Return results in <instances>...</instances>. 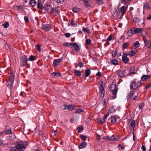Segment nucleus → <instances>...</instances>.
I'll return each mask as SVG.
<instances>
[{
    "instance_id": "34",
    "label": "nucleus",
    "mask_w": 151,
    "mask_h": 151,
    "mask_svg": "<svg viewBox=\"0 0 151 151\" xmlns=\"http://www.w3.org/2000/svg\"><path fill=\"white\" fill-rule=\"evenodd\" d=\"M84 112V110L81 109H77L76 110V113L78 114H80L81 112Z\"/></svg>"
},
{
    "instance_id": "48",
    "label": "nucleus",
    "mask_w": 151,
    "mask_h": 151,
    "mask_svg": "<svg viewBox=\"0 0 151 151\" xmlns=\"http://www.w3.org/2000/svg\"><path fill=\"white\" fill-rule=\"evenodd\" d=\"M78 132L79 133H80L81 132V131L83 130V127L82 126H81L80 127H78Z\"/></svg>"
},
{
    "instance_id": "49",
    "label": "nucleus",
    "mask_w": 151,
    "mask_h": 151,
    "mask_svg": "<svg viewBox=\"0 0 151 151\" xmlns=\"http://www.w3.org/2000/svg\"><path fill=\"white\" fill-rule=\"evenodd\" d=\"M14 7H17V9H19V10H21L22 9L23 7L21 5H19L18 6H17L16 5H15L14 6Z\"/></svg>"
},
{
    "instance_id": "57",
    "label": "nucleus",
    "mask_w": 151,
    "mask_h": 151,
    "mask_svg": "<svg viewBox=\"0 0 151 151\" xmlns=\"http://www.w3.org/2000/svg\"><path fill=\"white\" fill-rule=\"evenodd\" d=\"M112 39V37L111 35H109L107 38V40L108 41H110Z\"/></svg>"
},
{
    "instance_id": "33",
    "label": "nucleus",
    "mask_w": 151,
    "mask_h": 151,
    "mask_svg": "<svg viewBox=\"0 0 151 151\" xmlns=\"http://www.w3.org/2000/svg\"><path fill=\"white\" fill-rule=\"evenodd\" d=\"M129 42H126L124 43L122 45V47L124 49H125L129 46Z\"/></svg>"
},
{
    "instance_id": "38",
    "label": "nucleus",
    "mask_w": 151,
    "mask_h": 151,
    "mask_svg": "<svg viewBox=\"0 0 151 151\" xmlns=\"http://www.w3.org/2000/svg\"><path fill=\"white\" fill-rule=\"evenodd\" d=\"M35 57L33 55H31L29 58V60L31 61H33L35 60Z\"/></svg>"
},
{
    "instance_id": "1",
    "label": "nucleus",
    "mask_w": 151,
    "mask_h": 151,
    "mask_svg": "<svg viewBox=\"0 0 151 151\" xmlns=\"http://www.w3.org/2000/svg\"><path fill=\"white\" fill-rule=\"evenodd\" d=\"M141 82L136 79H134L131 83L130 87L131 89L135 90L138 89L141 86Z\"/></svg>"
},
{
    "instance_id": "23",
    "label": "nucleus",
    "mask_w": 151,
    "mask_h": 151,
    "mask_svg": "<svg viewBox=\"0 0 151 151\" xmlns=\"http://www.w3.org/2000/svg\"><path fill=\"white\" fill-rule=\"evenodd\" d=\"M54 5V1L52 0H50L49 1L48 4V7L49 6V9L50 8L52 7V6Z\"/></svg>"
},
{
    "instance_id": "15",
    "label": "nucleus",
    "mask_w": 151,
    "mask_h": 151,
    "mask_svg": "<svg viewBox=\"0 0 151 151\" xmlns=\"http://www.w3.org/2000/svg\"><path fill=\"white\" fill-rule=\"evenodd\" d=\"M38 8L40 9H46L47 5L45 6V7H43V4L42 2H40L39 0H38V4L37 6Z\"/></svg>"
},
{
    "instance_id": "61",
    "label": "nucleus",
    "mask_w": 151,
    "mask_h": 151,
    "mask_svg": "<svg viewBox=\"0 0 151 151\" xmlns=\"http://www.w3.org/2000/svg\"><path fill=\"white\" fill-rule=\"evenodd\" d=\"M8 138L9 140H13L14 138V137L13 136V137H11L10 136H9L8 137Z\"/></svg>"
},
{
    "instance_id": "19",
    "label": "nucleus",
    "mask_w": 151,
    "mask_h": 151,
    "mask_svg": "<svg viewBox=\"0 0 151 151\" xmlns=\"http://www.w3.org/2000/svg\"><path fill=\"white\" fill-rule=\"evenodd\" d=\"M70 24L73 27L77 26L78 24H79L77 22H75L73 19H72L71 21H70Z\"/></svg>"
},
{
    "instance_id": "18",
    "label": "nucleus",
    "mask_w": 151,
    "mask_h": 151,
    "mask_svg": "<svg viewBox=\"0 0 151 151\" xmlns=\"http://www.w3.org/2000/svg\"><path fill=\"white\" fill-rule=\"evenodd\" d=\"M73 47L75 48V49L76 51H79L80 49V46L78 45L76 43H73Z\"/></svg>"
},
{
    "instance_id": "45",
    "label": "nucleus",
    "mask_w": 151,
    "mask_h": 151,
    "mask_svg": "<svg viewBox=\"0 0 151 151\" xmlns=\"http://www.w3.org/2000/svg\"><path fill=\"white\" fill-rule=\"evenodd\" d=\"M42 28L46 32L47 31V26L46 24H42Z\"/></svg>"
},
{
    "instance_id": "24",
    "label": "nucleus",
    "mask_w": 151,
    "mask_h": 151,
    "mask_svg": "<svg viewBox=\"0 0 151 151\" xmlns=\"http://www.w3.org/2000/svg\"><path fill=\"white\" fill-rule=\"evenodd\" d=\"M139 21V19L137 15L134 16L133 20V21L134 23H135L138 22Z\"/></svg>"
},
{
    "instance_id": "63",
    "label": "nucleus",
    "mask_w": 151,
    "mask_h": 151,
    "mask_svg": "<svg viewBox=\"0 0 151 151\" xmlns=\"http://www.w3.org/2000/svg\"><path fill=\"white\" fill-rule=\"evenodd\" d=\"M96 75L98 76H101V74L100 72H99L96 74Z\"/></svg>"
},
{
    "instance_id": "59",
    "label": "nucleus",
    "mask_w": 151,
    "mask_h": 151,
    "mask_svg": "<svg viewBox=\"0 0 151 151\" xmlns=\"http://www.w3.org/2000/svg\"><path fill=\"white\" fill-rule=\"evenodd\" d=\"M64 0H55V1L58 3H61L64 1Z\"/></svg>"
},
{
    "instance_id": "32",
    "label": "nucleus",
    "mask_w": 151,
    "mask_h": 151,
    "mask_svg": "<svg viewBox=\"0 0 151 151\" xmlns=\"http://www.w3.org/2000/svg\"><path fill=\"white\" fill-rule=\"evenodd\" d=\"M14 75L12 74L10 76H9V81L12 83H13L14 81Z\"/></svg>"
},
{
    "instance_id": "55",
    "label": "nucleus",
    "mask_w": 151,
    "mask_h": 151,
    "mask_svg": "<svg viewBox=\"0 0 151 151\" xmlns=\"http://www.w3.org/2000/svg\"><path fill=\"white\" fill-rule=\"evenodd\" d=\"M65 36L67 37H70L71 34L69 33H67L65 34Z\"/></svg>"
},
{
    "instance_id": "6",
    "label": "nucleus",
    "mask_w": 151,
    "mask_h": 151,
    "mask_svg": "<svg viewBox=\"0 0 151 151\" xmlns=\"http://www.w3.org/2000/svg\"><path fill=\"white\" fill-rule=\"evenodd\" d=\"M113 15L114 17L118 18L119 19H121L123 16L121 12L119 10H116L114 12Z\"/></svg>"
},
{
    "instance_id": "47",
    "label": "nucleus",
    "mask_w": 151,
    "mask_h": 151,
    "mask_svg": "<svg viewBox=\"0 0 151 151\" xmlns=\"http://www.w3.org/2000/svg\"><path fill=\"white\" fill-rule=\"evenodd\" d=\"M4 27L5 28L8 27L9 25V23L8 22H5L3 24Z\"/></svg>"
},
{
    "instance_id": "50",
    "label": "nucleus",
    "mask_w": 151,
    "mask_h": 151,
    "mask_svg": "<svg viewBox=\"0 0 151 151\" xmlns=\"http://www.w3.org/2000/svg\"><path fill=\"white\" fill-rule=\"evenodd\" d=\"M96 1L99 5H102L103 3V0H96Z\"/></svg>"
},
{
    "instance_id": "14",
    "label": "nucleus",
    "mask_w": 151,
    "mask_h": 151,
    "mask_svg": "<svg viewBox=\"0 0 151 151\" xmlns=\"http://www.w3.org/2000/svg\"><path fill=\"white\" fill-rule=\"evenodd\" d=\"M109 121H110L113 124H114L116 122V118L115 116H112L109 119Z\"/></svg>"
},
{
    "instance_id": "41",
    "label": "nucleus",
    "mask_w": 151,
    "mask_h": 151,
    "mask_svg": "<svg viewBox=\"0 0 151 151\" xmlns=\"http://www.w3.org/2000/svg\"><path fill=\"white\" fill-rule=\"evenodd\" d=\"M86 44L88 45H90L91 43V40L89 39H86Z\"/></svg>"
},
{
    "instance_id": "42",
    "label": "nucleus",
    "mask_w": 151,
    "mask_h": 151,
    "mask_svg": "<svg viewBox=\"0 0 151 151\" xmlns=\"http://www.w3.org/2000/svg\"><path fill=\"white\" fill-rule=\"evenodd\" d=\"M115 111V110L113 107L110 108L108 112L109 113H113Z\"/></svg>"
},
{
    "instance_id": "53",
    "label": "nucleus",
    "mask_w": 151,
    "mask_h": 151,
    "mask_svg": "<svg viewBox=\"0 0 151 151\" xmlns=\"http://www.w3.org/2000/svg\"><path fill=\"white\" fill-rule=\"evenodd\" d=\"M37 50L39 52L41 51L40 46L39 44H37Z\"/></svg>"
},
{
    "instance_id": "4",
    "label": "nucleus",
    "mask_w": 151,
    "mask_h": 151,
    "mask_svg": "<svg viewBox=\"0 0 151 151\" xmlns=\"http://www.w3.org/2000/svg\"><path fill=\"white\" fill-rule=\"evenodd\" d=\"M27 145L26 142H20L18 143L16 147L19 151H24L26 148Z\"/></svg>"
},
{
    "instance_id": "5",
    "label": "nucleus",
    "mask_w": 151,
    "mask_h": 151,
    "mask_svg": "<svg viewBox=\"0 0 151 151\" xmlns=\"http://www.w3.org/2000/svg\"><path fill=\"white\" fill-rule=\"evenodd\" d=\"M50 8V10L49 12V13L52 16H54L58 14L61 10L60 8L58 6H57L55 8L52 7Z\"/></svg>"
},
{
    "instance_id": "27",
    "label": "nucleus",
    "mask_w": 151,
    "mask_h": 151,
    "mask_svg": "<svg viewBox=\"0 0 151 151\" xmlns=\"http://www.w3.org/2000/svg\"><path fill=\"white\" fill-rule=\"evenodd\" d=\"M74 74L76 75L77 76H81V72L79 70H74Z\"/></svg>"
},
{
    "instance_id": "31",
    "label": "nucleus",
    "mask_w": 151,
    "mask_h": 151,
    "mask_svg": "<svg viewBox=\"0 0 151 151\" xmlns=\"http://www.w3.org/2000/svg\"><path fill=\"white\" fill-rule=\"evenodd\" d=\"M142 29L140 28H137L134 29V32L135 33H139L141 32Z\"/></svg>"
},
{
    "instance_id": "40",
    "label": "nucleus",
    "mask_w": 151,
    "mask_h": 151,
    "mask_svg": "<svg viewBox=\"0 0 151 151\" xmlns=\"http://www.w3.org/2000/svg\"><path fill=\"white\" fill-rule=\"evenodd\" d=\"M9 151H19L16 147H11Z\"/></svg>"
},
{
    "instance_id": "43",
    "label": "nucleus",
    "mask_w": 151,
    "mask_h": 151,
    "mask_svg": "<svg viewBox=\"0 0 151 151\" xmlns=\"http://www.w3.org/2000/svg\"><path fill=\"white\" fill-rule=\"evenodd\" d=\"M111 63L113 65H116L118 64V60H117L114 59L111 61Z\"/></svg>"
},
{
    "instance_id": "58",
    "label": "nucleus",
    "mask_w": 151,
    "mask_h": 151,
    "mask_svg": "<svg viewBox=\"0 0 151 151\" xmlns=\"http://www.w3.org/2000/svg\"><path fill=\"white\" fill-rule=\"evenodd\" d=\"M13 83H12L11 82V83H9L8 84V86L10 88L12 89V84Z\"/></svg>"
},
{
    "instance_id": "7",
    "label": "nucleus",
    "mask_w": 151,
    "mask_h": 151,
    "mask_svg": "<svg viewBox=\"0 0 151 151\" xmlns=\"http://www.w3.org/2000/svg\"><path fill=\"white\" fill-rule=\"evenodd\" d=\"M128 54L126 52L123 53L122 56V59L123 62L124 63H126L129 62V58L127 57Z\"/></svg>"
},
{
    "instance_id": "35",
    "label": "nucleus",
    "mask_w": 151,
    "mask_h": 151,
    "mask_svg": "<svg viewBox=\"0 0 151 151\" xmlns=\"http://www.w3.org/2000/svg\"><path fill=\"white\" fill-rule=\"evenodd\" d=\"M134 94V92L132 91H130L128 95V99H131L132 97L133 96Z\"/></svg>"
},
{
    "instance_id": "26",
    "label": "nucleus",
    "mask_w": 151,
    "mask_h": 151,
    "mask_svg": "<svg viewBox=\"0 0 151 151\" xmlns=\"http://www.w3.org/2000/svg\"><path fill=\"white\" fill-rule=\"evenodd\" d=\"M9 128V127H6V128L5 130V131L6 132V133L7 134H10L12 133L11 129L10 128L9 129L8 128Z\"/></svg>"
},
{
    "instance_id": "20",
    "label": "nucleus",
    "mask_w": 151,
    "mask_h": 151,
    "mask_svg": "<svg viewBox=\"0 0 151 151\" xmlns=\"http://www.w3.org/2000/svg\"><path fill=\"white\" fill-rule=\"evenodd\" d=\"M52 77L55 78L60 76L61 74L58 73L53 72L52 73Z\"/></svg>"
},
{
    "instance_id": "60",
    "label": "nucleus",
    "mask_w": 151,
    "mask_h": 151,
    "mask_svg": "<svg viewBox=\"0 0 151 151\" xmlns=\"http://www.w3.org/2000/svg\"><path fill=\"white\" fill-rule=\"evenodd\" d=\"M103 83V82H101V91H104V88L103 86V85H102Z\"/></svg>"
},
{
    "instance_id": "36",
    "label": "nucleus",
    "mask_w": 151,
    "mask_h": 151,
    "mask_svg": "<svg viewBox=\"0 0 151 151\" xmlns=\"http://www.w3.org/2000/svg\"><path fill=\"white\" fill-rule=\"evenodd\" d=\"M79 9L77 7H74L73 9V11L74 13H77L79 11Z\"/></svg>"
},
{
    "instance_id": "12",
    "label": "nucleus",
    "mask_w": 151,
    "mask_h": 151,
    "mask_svg": "<svg viewBox=\"0 0 151 151\" xmlns=\"http://www.w3.org/2000/svg\"><path fill=\"white\" fill-rule=\"evenodd\" d=\"M127 6H123L121 8L120 11L123 16L125 12L127 10Z\"/></svg>"
},
{
    "instance_id": "11",
    "label": "nucleus",
    "mask_w": 151,
    "mask_h": 151,
    "mask_svg": "<svg viewBox=\"0 0 151 151\" xmlns=\"http://www.w3.org/2000/svg\"><path fill=\"white\" fill-rule=\"evenodd\" d=\"M62 58L55 60L53 62V65L54 66L59 65L60 64V63L62 61Z\"/></svg>"
},
{
    "instance_id": "54",
    "label": "nucleus",
    "mask_w": 151,
    "mask_h": 151,
    "mask_svg": "<svg viewBox=\"0 0 151 151\" xmlns=\"http://www.w3.org/2000/svg\"><path fill=\"white\" fill-rule=\"evenodd\" d=\"M24 20L26 22H27L29 21L28 18L27 16H25L24 17Z\"/></svg>"
},
{
    "instance_id": "30",
    "label": "nucleus",
    "mask_w": 151,
    "mask_h": 151,
    "mask_svg": "<svg viewBox=\"0 0 151 151\" xmlns=\"http://www.w3.org/2000/svg\"><path fill=\"white\" fill-rule=\"evenodd\" d=\"M134 34L133 31L132 29L129 30L127 32V35L129 36L132 35Z\"/></svg>"
},
{
    "instance_id": "2",
    "label": "nucleus",
    "mask_w": 151,
    "mask_h": 151,
    "mask_svg": "<svg viewBox=\"0 0 151 151\" xmlns=\"http://www.w3.org/2000/svg\"><path fill=\"white\" fill-rule=\"evenodd\" d=\"M134 68L133 67H132L131 68V71L129 73V70L127 69L124 70H120L118 73V75L119 76L121 77H123L125 76L130 75L132 73H134V72H132V70H133Z\"/></svg>"
},
{
    "instance_id": "56",
    "label": "nucleus",
    "mask_w": 151,
    "mask_h": 151,
    "mask_svg": "<svg viewBox=\"0 0 151 151\" xmlns=\"http://www.w3.org/2000/svg\"><path fill=\"white\" fill-rule=\"evenodd\" d=\"M109 114H106L104 117L103 120H104V122L105 121V120L107 119V117L109 116Z\"/></svg>"
},
{
    "instance_id": "10",
    "label": "nucleus",
    "mask_w": 151,
    "mask_h": 151,
    "mask_svg": "<svg viewBox=\"0 0 151 151\" xmlns=\"http://www.w3.org/2000/svg\"><path fill=\"white\" fill-rule=\"evenodd\" d=\"M119 139V137H118L117 136H114V135H113L111 137H106L105 138V139H106L112 141H116L117 140Z\"/></svg>"
},
{
    "instance_id": "16",
    "label": "nucleus",
    "mask_w": 151,
    "mask_h": 151,
    "mask_svg": "<svg viewBox=\"0 0 151 151\" xmlns=\"http://www.w3.org/2000/svg\"><path fill=\"white\" fill-rule=\"evenodd\" d=\"M150 77V76L149 75H144L141 77V80L143 81H145L147 80Z\"/></svg>"
},
{
    "instance_id": "13",
    "label": "nucleus",
    "mask_w": 151,
    "mask_h": 151,
    "mask_svg": "<svg viewBox=\"0 0 151 151\" xmlns=\"http://www.w3.org/2000/svg\"><path fill=\"white\" fill-rule=\"evenodd\" d=\"M137 52V50L135 48H132L131 51L128 54L129 55L133 56Z\"/></svg>"
},
{
    "instance_id": "37",
    "label": "nucleus",
    "mask_w": 151,
    "mask_h": 151,
    "mask_svg": "<svg viewBox=\"0 0 151 151\" xmlns=\"http://www.w3.org/2000/svg\"><path fill=\"white\" fill-rule=\"evenodd\" d=\"M133 45L135 47H138L140 46V44L138 41H137L134 43Z\"/></svg>"
},
{
    "instance_id": "64",
    "label": "nucleus",
    "mask_w": 151,
    "mask_h": 151,
    "mask_svg": "<svg viewBox=\"0 0 151 151\" xmlns=\"http://www.w3.org/2000/svg\"><path fill=\"white\" fill-rule=\"evenodd\" d=\"M143 105V104L142 103V104H140L139 105V109H141L142 107V106Z\"/></svg>"
},
{
    "instance_id": "62",
    "label": "nucleus",
    "mask_w": 151,
    "mask_h": 151,
    "mask_svg": "<svg viewBox=\"0 0 151 151\" xmlns=\"http://www.w3.org/2000/svg\"><path fill=\"white\" fill-rule=\"evenodd\" d=\"M5 47L6 49L7 50H8L9 49V46L8 44H6Z\"/></svg>"
},
{
    "instance_id": "29",
    "label": "nucleus",
    "mask_w": 151,
    "mask_h": 151,
    "mask_svg": "<svg viewBox=\"0 0 151 151\" xmlns=\"http://www.w3.org/2000/svg\"><path fill=\"white\" fill-rule=\"evenodd\" d=\"M36 2L35 0H30L29 3L32 6L36 5Z\"/></svg>"
},
{
    "instance_id": "28",
    "label": "nucleus",
    "mask_w": 151,
    "mask_h": 151,
    "mask_svg": "<svg viewBox=\"0 0 151 151\" xmlns=\"http://www.w3.org/2000/svg\"><path fill=\"white\" fill-rule=\"evenodd\" d=\"M66 106L68 107V109L70 111L74 109L76 107L75 106H73L72 105H69L68 106L66 105Z\"/></svg>"
},
{
    "instance_id": "17",
    "label": "nucleus",
    "mask_w": 151,
    "mask_h": 151,
    "mask_svg": "<svg viewBox=\"0 0 151 151\" xmlns=\"http://www.w3.org/2000/svg\"><path fill=\"white\" fill-rule=\"evenodd\" d=\"M87 146V143L85 142H82L79 145L78 147L80 149H82L85 147Z\"/></svg>"
},
{
    "instance_id": "3",
    "label": "nucleus",
    "mask_w": 151,
    "mask_h": 151,
    "mask_svg": "<svg viewBox=\"0 0 151 151\" xmlns=\"http://www.w3.org/2000/svg\"><path fill=\"white\" fill-rule=\"evenodd\" d=\"M110 90L112 91V94L111 95V99H114L116 97V94L118 91L117 86L116 84H112L110 87Z\"/></svg>"
},
{
    "instance_id": "22",
    "label": "nucleus",
    "mask_w": 151,
    "mask_h": 151,
    "mask_svg": "<svg viewBox=\"0 0 151 151\" xmlns=\"http://www.w3.org/2000/svg\"><path fill=\"white\" fill-rule=\"evenodd\" d=\"M73 43H68L66 42L63 44V45L65 46L69 47V46L70 47H73Z\"/></svg>"
},
{
    "instance_id": "44",
    "label": "nucleus",
    "mask_w": 151,
    "mask_h": 151,
    "mask_svg": "<svg viewBox=\"0 0 151 151\" xmlns=\"http://www.w3.org/2000/svg\"><path fill=\"white\" fill-rule=\"evenodd\" d=\"M83 31L84 32H86L88 33L90 32V29L87 28H83Z\"/></svg>"
},
{
    "instance_id": "52",
    "label": "nucleus",
    "mask_w": 151,
    "mask_h": 151,
    "mask_svg": "<svg viewBox=\"0 0 151 151\" xmlns=\"http://www.w3.org/2000/svg\"><path fill=\"white\" fill-rule=\"evenodd\" d=\"M135 124V122L134 121H132L130 123V125L131 127H134Z\"/></svg>"
},
{
    "instance_id": "9",
    "label": "nucleus",
    "mask_w": 151,
    "mask_h": 151,
    "mask_svg": "<svg viewBox=\"0 0 151 151\" xmlns=\"http://www.w3.org/2000/svg\"><path fill=\"white\" fill-rule=\"evenodd\" d=\"M143 39L144 41L145 45L148 48H150L151 46V42L150 41L148 40L145 37H143Z\"/></svg>"
},
{
    "instance_id": "51",
    "label": "nucleus",
    "mask_w": 151,
    "mask_h": 151,
    "mask_svg": "<svg viewBox=\"0 0 151 151\" xmlns=\"http://www.w3.org/2000/svg\"><path fill=\"white\" fill-rule=\"evenodd\" d=\"M78 66L82 67L83 66L84 64L82 62H80L78 63Z\"/></svg>"
},
{
    "instance_id": "46",
    "label": "nucleus",
    "mask_w": 151,
    "mask_h": 151,
    "mask_svg": "<svg viewBox=\"0 0 151 151\" xmlns=\"http://www.w3.org/2000/svg\"><path fill=\"white\" fill-rule=\"evenodd\" d=\"M96 122L97 123H100L101 124H102L104 122L101 120V119H100V118H98L97 119Z\"/></svg>"
},
{
    "instance_id": "39",
    "label": "nucleus",
    "mask_w": 151,
    "mask_h": 151,
    "mask_svg": "<svg viewBox=\"0 0 151 151\" xmlns=\"http://www.w3.org/2000/svg\"><path fill=\"white\" fill-rule=\"evenodd\" d=\"M80 138L82 140L85 141L87 138V137L86 136H84L83 135L81 134L80 135Z\"/></svg>"
},
{
    "instance_id": "21",
    "label": "nucleus",
    "mask_w": 151,
    "mask_h": 151,
    "mask_svg": "<svg viewBox=\"0 0 151 151\" xmlns=\"http://www.w3.org/2000/svg\"><path fill=\"white\" fill-rule=\"evenodd\" d=\"M91 74V70L90 69L86 70H85V74L86 77H87Z\"/></svg>"
},
{
    "instance_id": "25",
    "label": "nucleus",
    "mask_w": 151,
    "mask_h": 151,
    "mask_svg": "<svg viewBox=\"0 0 151 151\" xmlns=\"http://www.w3.org/2000/svg\"><path fill=\"white\" fill-rule=\"evenodd\" d=\"M145 9H148L150 8L149 6V4L148 2H146L144 4L143 7Z\"/></svg>"
},
{
    "instance_id": "8",
    "label": "nucleus",
    "mask_w": 151,
    "mask_h": 151,
    "mask_svg": "<svg viewBox=\"0 0 151 151\" xmlns=\"http://www.w3.org/2000/svg\"><path fill=\"white\" fill-rule=\"evenodd\" d=\"M27 61V59L26 56L24 55L22 57V58L20 62V64L21 66H23L26 64Z\"/></svg>"
}]
</instances>
